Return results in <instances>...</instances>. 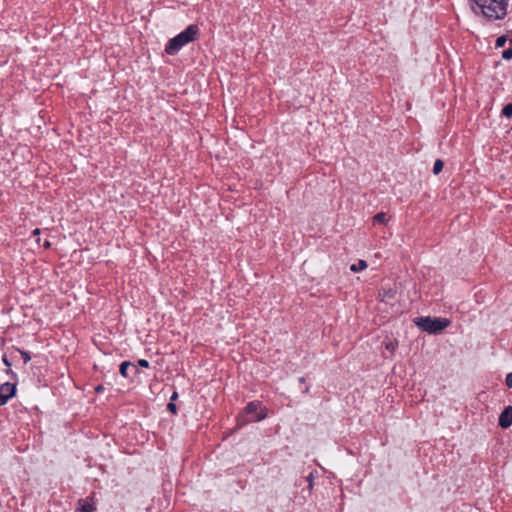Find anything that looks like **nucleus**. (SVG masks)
<instances>
[{"label": "nucleus", "instance_id": "3", "mask_svg": "<svg viewBox=\"0 0 512 512\" xmlns=\"http://www.w3.org/2000/svg\"><path fill=\"white\" fill-rule=\"evenodd\" d=\"M413 322L420 330L429 334L440 333L451 323L447 318H432L429 316L417 317L413 320Z\"/></svg>", "mask_w": 512, "mask_h": 512}, {"label": "nucleus", "instance_id": "2", "mask_svg": "<svg viewBox=\"0 0 512 512\" xmlns=\"http://www.w3.org/2000/svg\"><path fill=\"white\" fill-rule=\"evenodd\" d=\"M199 33L197 25L191 24L185 30L168 41L165 52L168 55H175L178 51L190 42H193Z\"/></svg>", "mask_w": 512, "mask_h": 512}, {"label": "nucleus", "instance_id": "21", "mask_svg": "<svg viewBox=\"0 0 512 512\" xmlns=\"http://www.w3.org/2000/svg\"><path fill=\"white\" fill-rule=\"evenodd\" d=\"M2 361H3V363H4L7 367H10V366H11V363H10V361L8 360L7 356H5V355H4V356H3V358H2Z\"/></svg>", "mask_w": 512, "mask_h": 512}, {"label": "nucleus", "instance_id": "8", "mask_svg": "<svg viewBox=\"0 0 512 512\" xmlns=\"http://www.w3.org/2000/svg\"><path fill=\"white\" fill-rule=\"evenodd\" d=\"M367 268V263L364 260H359L357 263L350 266L352 272H359Z\"/></svg>", "mask_w": 512, "mask_h": 512}, {"label": "nucleus", "instance_id": "27", "mask_svg": "<svg viewBox=\"0 0 512 512\" xmlns=\"http://www.w3.org/2000/svg\"><path fill=\"white\" fill-rule=\"evenodd\" d=\"M7 373L8 374H13L12 370H10V369L7 370Z\"/></svg>", "mask_w": 512, "mask_h": 512}, {"label": "nucleus", "instance_id": "24", "mask_svg": "<svg viewBox=\"0 0 512 512\" xmlns=\"http://www.w3.org/2000/svg\"><path fill=\"white\" fill-rule=\"evenodd\" d=\"M177 392H174L171 396V401H174L177 398Z\"/></svg>", "mask_w": 512, "mask_h": 512}, {"label": "nucleus", "instance_id": "23", "mask_svg": "<svg viewBox=\"0 0 512 512\" xmlns=\"http://www.w3.org/2000/svg\"><path fill=\"white\" fill-rule=\"evenodd\" d=\"M43 246H44L45 248H49V247H50V242H49L48 240H46V241L44 242Z\"/></svg>", "mask_w": 512, "mask_h": 512}, {"label": "nucleus", "instance_id": "6", "mask_svg": "<svg viewBox=\"0 0 512 512\" xmlns=\"http://www.w3.org/2000/svg\"><path fill=\"white\" fill-rule=\"evenodd\" d=\"M498 424L501 428L507 429L512 425V406H507L500 414Z\"/></svg>", "mask_w": 512, "mask_h": 512}, {"label": "nucleus", "instance_id": "18", "mask_svg": "<svg viewBox=\"0 0 512 512\" xmlns=\"http://www.w3.org/2000/svg\"><path fill=\"white\" fill-rule=\"evenodd\" d=\"M505 383L509 388H512V372L506 375Z\"/></svg>", "mask_w": 512, "mask_h": 512}, {"label": "nucleus", "instance_id": "28", "mask_svg": "<svg viewBox=\"0 0 512 512\" xmlns=\"http://www.w3.org/2000/svg\"><path fill=\"white\" fill-rule=\"evenodd\" d=\"M511 130H512V126H511Z\"/></svg>", "mask_w": 512, "mask_h": 512}, {"label": "nucleus", "instance_id": "9", "mask_svg": "<svg viewBox=\"0 0 512 512\" xmlns=\"http://www.w3.org/2000/svg\"><path fill=\"white\" fill-rule=\"evenodd\" d=\"M387 220H388L387 214L384 212L377 213L373 217L374 223L385 224L387 222Z\"/></svg>", "mask_w": 512, "mask_h": 512}, {"label": "nucleus", "instance_id": "14", "mask_svg": "<svg viewBox=\"0 0 512 512\" xmlns=\"http://www.w3.org/2000/svg\"><path fill=\"white\" fill-rule=\"evenodd\" d=\"M502 114L506 117H511L512 116V103H509L507 105L504 106L503 110H502Z\"/></svg>", "mask_w": 512, "mask_h": 512}, {"label": "nucleus", "instance_id": "12", "mask_svg": "<svg viewBox=\"0 0 512 512\" xmlns=\"http://www.w3.org/2000/svg\"><path fill=\"white\" fill-rule=\"evenodd\" d=\"M317 474V471H311L306 477V481L308 482V489L311 491L314 487V477Z\"/></svg>", "mask_w": 512, "mask_h": 512}, {"label": "nucleus", "instance_id": "22", "mask_svg": "<svg viewBox=\"0 0 512 512\" xmlns=\"http://www.w3.org/2000/svg\"><path fill=\"white\" fill-rule=\"evenodd\" d=\"M103 390V386L102 385H99L95 388V391L96 392H101Z\"/></svg>", "mask_w": 512, "mask_h": 512}, {"label": "nucleus", "instance_id": "5", "mask_svg": "<svg viewBox=\"0 0 512 512\" xmlns=\"http://www.w3.org/2000/svg\"><path fill=\"white\" fill-rule=\"evenodd\" d=\"M16 393V385L6 382L0 386V406L5 405Z\"/></svg>", "mask_w": 512, "mask_h": 512}, {"label": "nucleus", "instance_id": "17", "mask_svg": "<svg viewBox=\"0 0 512 512\" xmlns=\"http://www.w3.org/2000/svg\"><path fill=\"white\" fill-rule=\"evenodd\" d=\"M502 58L505 59V60L512 59V48L504 50L503 53H502Z\"/></svg>", "mask_w": 512, "mask_h": 512}, {"label": "nucleus", "instance_id": "16", "mask_svg": "<svg viewBox=\"0 0 512 512\" xmlns=\"http://www.w3.org/2000/svg\"><path fill=\"white\" fill-rule=\"evenodd\" d=\"M18 351H19L21 357L23 358L24 363H28L31 360V356H30L29 352L20 350V349Z\"/></svg>", "mask_w": 512, "mask_h": 512}, {"label": "nucleus", "instance_id": "15", "mask_svg": "<svg viewBox=\"0 0 512 512\" xmlns=\"http://www.w3.org/2000/svg\"><path fill=\"white\" fill-rule=\"evenodd\" d=\"M506 42H507L506 36H500L497 38L495 46H496V48L503 47L506 44Z\"/></svg>", "mask_w": 512, "mask_h": 512}, {"label": "nucleus", "instance_id": "13", "mask_svg": "<svg viewBox=\"0 0 512 512\" xmlns=\"http://www.w3.org/2000/svg\"><path fill=\"white\" fill-rule=\"evenodd\" d=\"M397 347H398V342L397 341H389V342L385 343V348L388 351H390L391 353L395 352Z\"/></svg>", "mask_w": 512, "mask_h": 512}, {"label": "nucleus", "instance_id": "10", "mask_svg": "<svg viewBox=\"0 0 512 512\" xmlns=\"http://www.w3.org/2000/svg\"><path fill=\"white\" fill-rule=\"evenodd\" d=\"M131 366V363L129 361H123L121 364H120V367H119V372L120 374L123 376V377H128V373H127V370L128 368Z\"/></svg>", "mask_w": 512, "mask_h": 512}, {"label": "nucleus", "instance_id": "7", "mask_svg": "<svg viewBox=\"0 0 512 512\" xmlns=\"http://www.w3.org/2000/svg\"><path fill=\"white\" fill-rule=\"evenodd\" d=\"M79 511L81 512H93L96 508L89 498L80 499L78 501Z\"/></svg>", "mask_w": 512, "mask_h": 512}, {"label": "nucleus", "instance_id": "19", "mask_svg": "<svg viewBox=\"0 0 512 512\" xmlns=\"http://www.w3.org/2000/svg\"><path fill=\"white\" fill-rule=\"evenodd\" d=\"M137 364H138L140 367H143V368H148V367H149V362H148L146 359H140V360H138Z\"/></svg>", "mask_w": 512, "mask_h": 512}, {"label": "nucleus", "instance_id": "25", "mask_svg": "<svg viewBox=\"0 0 512 512\" xmlns=\"http://www.w3.org/2000/svg\"><path fill=\"white\" fill-rule=\"evenodd\" d=\"M40 233V229L36 228L34 231H33V235H38Z\"/></svg>", "mask_w": 512, "mask_h": 512}, {"label": "nucleus", "instance_id": "4", "mask_svg": "<svg viewBox=\"0 0 512 512\" xmlns=\"http://www.w3.org/2000/svg\"><path fill=\"white\" fill-rule=\"evenodd\" d=\"M259 404L257 402H249L247 406L245 407V412L248 415H251L250 421L252 422H259L266 418L267 413L266 409L261 408L258 411Z\"/></svg>", "mask_w": 512, "mask_h": 512}, {"label": "nucleus", "instance_id": "1", "mask_svg": "<svg viewBox=\"0 0 512 512\" xmlns=\"http://www.w3.org/2000/svg\"><path fill=\"white\" fill-rule=\"evenodd\" d=\"M469 5L476 15L495 21L506 16L508 0H469Z\"/></svg>", "mask_w": 512, "mask_h": 512}, {"label": "nucleus", "instance_id": "26", "mask_svg": "<svg viewBox=\"0 0 512 512\" xmlns=\"http://www.w3.org/2000/svg\"><path fill=\"white\" fill-rule=\"evenodd\" d=\"M299 382L304 383L305 382V377H300L299 378Z\"/></svg>", "mask_w": 512, "mask_h": 512}, {"label": "nucleus", "instance_id": "11", "mask_svg": "<svg viewBox=\"0 0 512 512\" xmlns=\"http://www.w3.org/2000/svg\"><path fill=\"white\" fill-rule=\"evenodd\" d=\"M443 166H444V163L441 159H437L435 162H434V165H433V173L435 175L439 174L442 169H443Z\"/></svg>", "mask_w": 512, "mask_h": 512}, {"label": "nucleus", "instance_id": "20", "mask_svg": "<svg viewBox=\"0 0 512 512\" xmlns=\"http://www.w3.org/2000/svg\"><path fill=\"white\" fill-rule=\"evenodd\" d=\"M167 409L172 412V413H176L177 411V407L174 403L170 402L168 405H167Z\"/></svg>", "mask_w": 512, "mask_h": 512}]
</instances>
